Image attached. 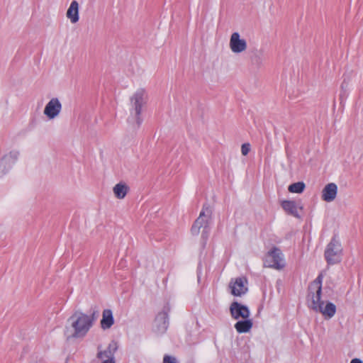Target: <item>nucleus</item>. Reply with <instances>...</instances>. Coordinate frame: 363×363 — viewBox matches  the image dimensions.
I'll list each match as a JSON object with an SVG mask.
<instances>
[{
    "mask_svg": "<svg viewBox=\"0 0 363 363\" xmlns=\"http://www.w3.org/2000/svg\"><path fill=\"white\" fill-rule=\"evenodd\" d=\"M230 48L233 52L240 53L246 50L247 43L245 40L240 38L238 32H235L230 36Z\"/></svg>",
    "mask_w": 363,
    "mask_h": 363,
    "instance_id": "nucleus-12",
    "label": "nucleus"
},
{
    "mask_svg": "<svg viewBox=\"0 0 363 363\" xmlns=\"http://www.w3.org/2000/svg\"><path fill=\"white\" fill-rule=\"evenodd\" d=\"M306 185L303 182H298L290 184L288 187V190L291 193L301 194L305 189Z\"/></svg>",
    "mask_w": 363,
    "mask_h": 363,
    "instance_id": "nucleus-21",
    "label": "nucleus"
},
{
    "mask_svg": "<svg viewBox=\"0 0 363 363\" xmlns=\"http://www.w3.org/2000/svg\"><path fill=\"white\" fill-rule=\"evenodd\" d=\"M337 194V186L335 183H329L323 188L321 198L326 202L335 200Z\"/></svg>",
    "mask_w": 363,
    "mask_h": 363,
    "instance_id": "nucleus-13",
    "label": "nucleus"
},
{
    "mask_svg": "<svg viewBox=\"0 0 363 363\" xmlns=\"http://www.w3.org/2000/svg\"><path fill=\"white\" fill-rule=\"evenodd\" d=\"M103 330H108L114 324V318L111 309H104L102 313V319L100 322Z\"/></svg>",
    "mask_w": 363,
    "mask_h": 363,
    "instance_id": "nucleus-14",
    "label": "nucleus"
},
{
    "mask_svg": "<svg viewBox=\"0 0 363 363\" xmlns=\"http://www.w3.org/2000/svg\"><path fill=\"white\" fill-rule=\"evenodd\" d=\"M323 276L322 274H320L316 279L312 281L309 286V293L308 296L311 297V299L316 298L315 301H318L319 298L321 297L322 294V282H323Z\"/></svg>",
    "mask_w": 363,
    "mask_h": 363,
    "instance_id": "nucleus-11",
    "label": "nucleus"
},
{
    "mask_svg": "<svg viewBox=\"0 0 363 363\" xmlns=\"http://www.w3.org/2000/svg\"><path fill=\"white\" fill-rule=\"evenodd\" d=\"M170 307L168 304L164 306L161 312H159L153 322L152 331L157 335L164 334L169 327V313Z\"/></svg>",
    "mask_w": 363,
    "mask_h": 363,
    "instance_id": "nucleus-5",
    "label": "nucleus"
},
{
    "mask_svg": "<svg viewBox=\"0 0 363 363\" xmlns=\"http://www.w3.org/2000/svg\"><path fill=\"white\" fill-rule=\"evenodd\" d=\"M147 96L145 90L140 89L130 98L131 108L130 109V116L128 118V123L134 129L138 128L142 123L141 117L142 107L146 104Z\"/></svg>",
    "mask_w": 363,
    "mask_h": 363,
    "instance_id": "nucleus-2",
    "label": "nucleus"
},
{
    "mask_svg": "<svg viewBox=\"0 0 363 363\" xmlns=\"http://www.w3.org/2000/svg\"><path fill=\"white\" fill-rule=\"evenodd\" d=\"M67 18H69L72 23H76L79 21V4L76 0H73L66 13Z\"/></svg>",
    "mask_w": 363,
    "mask_h": 363,
    "instance_id": "nucleus-15",
    "label": "nucleus"
},
{
    "mask_svg": "<svg viewBox=\"0 0 363 363\" xmlns=\"http://www.w3.org/2000/svg\"><path fill=\"white\" fill-rule=\"evenodd\" d=\"M281 207L289 215L296 218H299L300 216L297 211V206L295 201L285 200L281 202Z\"/></svg>",
    "mask_w": 363,
    "mask_h": 363,
    "instance_id": "nucleus-16",
    "label": "nucleus"
},
{
    "mask_svg": "<svg viewBox=\"0 0 363 363\" xmlns=\"http://www.w3.org/2000/svg\"><path fill=\"white\" fill-rule=\"evenodd\" d=\"M281 250L278 247H274L265 255L264 266L277 269H282L284 264L281 263Z\"/></svg>",
    "mask_w": 363,
    "mask_h": 363,
    "instance_id": "nucleus-6",
    "label": "nucleus"
},
{
    "mask_svg": "<svg viewBox=\"0 0 363 363\" xmlns=\"http://www.w3.org/2000/svg\"><path fill=\"white\" fill-rule=\"evenodd\" d=\"M350 363H363V361L358 358L352 359Z\"/></svg>",
    "mask_w": 363,
    "mask_h": 363,
    "instance_id": "nucleus-28",
    "label": "nucleus"
},
{
    "mask_svg": "<svg viewBox=\"0 0 363 363\" xmlns=\"http://www.w3.org/2000/svg\"><path fill=\"white\" fill-rule=\"evenodd\" d=\"M13 165L9 162L7 157H3L0 160V176L5 175L11 168Z\"/></svg>",
    "mask_w": 363,
    "mask_h": 363,
    "instance_id": "nucleus-20",
    "label": "nucleus"
},
{
    "mask_svg": "<svg viewBox=\"0 0 363 363\" xmlns=\"http://www.w3.org/2000/svg\"><path fill=\"white\" fill-rule=\"evenodd\" d=\"M252 61L255 62L256 64L257 65H260L262 63V60H261V58L258 56H255L253 59H252Z\"/></svg>",
    "mask_w": 363,
    "mask_h": 363,
    "instance_id": "nucleus-27",
    "label": "nucleus"
},
{
    "mask_svg": "<svg viewBox=\"0 0 363 363\" xmlns=\"http://www.w3.org/2000/svg\"><path fill=\"white\" fill-rule=\"evenodd\" d=\"M316 298L311 299V306H310L315 312H320L326 319H330L334 316L336 313V306L331 302H328L324 306V301L319 298L318 301Z\"/></svg>",
    "mask_w": 363,
    "mask_h": 363,
    "instance_id": "nucleus-7",
    "label": "nucleus"
},
{
    "mask_svg": "<svg viewBox=\"0 0 363 363\" xmlns=\"http://www.w3.org/2000/svg\"><path fill=\"white\" fill-rule=\"evenodd\" d=\"M212 213L213 211L210 205L204 203L199 216L191 226V232L192 235H198L200 233V230L203 228L202 238L204 240L207 239L209 233V223L212 218Z\"/></svg>",
    "mask_w": 363,
    "mask_h": 363,
    "instance_id": "nucleus-3",
    "label": "nucleus"
},
{
    "mask_svg": "<svg viewBox=\"0 0 363 363\" xmlns=\"http://www.w3.org/2000/svg\"><path fill=\"white\" fill-rule=\"evenodd\" d=\"M349 82L344 79L341 84V94L340 95V99L342 100L343 97H347V91L348 89Z\"/></svg>",
    "mask_w": 363,
    "mask_h": 363,
    "instance_id": "nucleus-23",
    "label": "nucleus"
},
{
    "mask_svg": "<svg viewBox=\"0 0 363 363\" xmlns=\"http://www.w3.org/2000/svg\"><path fill=\"white\" fill-rule=\"evenodd\" d=\"M62 109V104L57 98H52L46 104L44 114L50 119H53L59 115Z\"/></svg>",
    "mask_w": 363,
    "mask_h": 363,
    "instance_id": "nucleus-9",
    "label": "nucleus"
},
{
    "mask_svg": "<svg viewBox=\"0 0 363 363\" xmlns=\"http://www.w3.org/2000/svg\"><path fill=\"white\" fill-rule=\"evenodd\" d=\"M128 190V186L123 182L118 183L113 189L115 196L118 199H124Z\"/></svg>",
    "mask_w": 363,
    "mask_h": 363,
    "instance_id": "nucleus-18",
    "label": "nucleus"
},
{
    "mask_svg": "<svg viewBox=\"0 0 363 363\" xmlns=\"http://www.w3.org/2000/svg\"><path fill=\"white\" fill-rule=\"evenodd\" d=\"M252 320L245 318L242 320H239L235 324V328L239 333H247L252 327Z\"/></svg>",
    "mask_w": 363,
    "mask_h": 363,
    "instance_id": "nucleus-17",
    "label": "nucleus"
},
{
    "mask_svg": "<svg viewBox=\"0 0 363 363\" xmlns=\"http://www.w3.org/2000/svg\"><path fill=\"white\" fill-rule=\"evenodd\" d=\"M97 358L104 359L101 363H116L114 356L107 349L99 351Z\"/></svg>",
    "mask_w": 363,
    "mask_h": 363,
    "instance_id": "nucleus-19",
    "label": "nucleus"
},
{
    "mask_svg": "<svg viewBox=\"0 0 363 363\" xmlns=\"http://www.w3.org/2000/svg\"><path fill=\"white\" fill-rule=\"evenodd\" d=\"M118 342L115 340H111L106 349L114 356L115 353L118 350Z\"/></svg>",
    "mask_w": 363,
    "mask_h": 363,
    "instance_id": "nucleus-24",
    "label": "nucleus"
},
{
    "mask_svg": "<svg viewBox=\"0 0 363 363\" xmlns=\"http://www.w3.org/2000/svg\"><path fill=\"white\" fill-rule=\"evenodd\" d=\"M230 311L231 316L236 320L240 318L244 319L248 318L250 315V312L247 306L242 305L237 301H234L231 303Z\"/></svg>",
    "mask_w": 363,
    "mask_h": 363,
    "instance_id": "nucleus-10",
    "label": "nucleus"
},
{
    "mask_svg": "<svg viewBox=\"0 0 363 363\" xmlns=\"http://www.w3.org/2000/svg\"><path fill=\"white\" fill-rule=\"evenodd\" d=\"M163 363H177V360L175 357L169 355H164L163 358Z\"/></svg>",
    "mask_w": 363,
    "mask_h": 363,
    "instance_id": "nucleus-26",
    "label": "nucleus"
},
{
    "mask_svg": "<svg viewBox=\"0 0 363 363\" xmlns=\"http://www.w3.org/2000/svg\"><path fill=\"white\" fill-rule=\"evenodd\" d=\"M250 151V144L247 143H243L241 146V152L243 155H247L249 152Z\"/></svg>",
    "mask_w": 363,
    "mask_h": 363,
    "instance_id": "nucleus-25",
    "label": "nucleus"
},
{
    "mask_svg": "<svg viewBox=\"0 0 363 363\" xmlns=\"http://www.w3.org/2000/svg\"><path fill=\"white\" fill-rule=\"evenodd\" d=\"M99 313L97 310L91 311L89 315H87L81 311H76L69 317L68 321L70 323L73 329L71 337L73 338H82L88 333L93 326L94 322L99 318Z\"/></svg>",
    "mask_w": 363,
    "mask_h": 363,
    "instance_id": "nucleus-1",
    "label": "nucleus"
},
{
    "mask_svg": "<svg viewBox=\"0 0 363 363\" xmlns=\"http://www.w3.org/2000/svg\"><path fill=\"white\" fill-rule=\"evenodd\" d=\"M247 283V281L245 277H238L234 281L231 280L229 284L231 294L235 296H241L246 294L248 290L247 287L245 286Z\"/></svg>",
    "mask_w": 363,
    "mask_h": 363,
    "instance_id": "nucleus-8",
    "label": "nucleus"
},
{
    "mask_svg": "<svg viewBox=\"0 0 363 363\" xmlns=\"http://www.w3.org/2000/svg\"><path fill=\"white\" fill-rule=\"evenodd\" d=\"M19 152L18 151H11L9 155H5L4 157H7L9 162L13 165L18 160Z\"/></svg>",
    "mask_w": 363,
    "mask_h": 363,
    "instance_id": "nucleus-22",
    "label": "nucleus"
},
{
    "mask_svg": "<svg viewBox=\"0 0 363 363\" xmlns=\"http://www.w3.org/2000/svg\"><path fill=\"white\" fill-rule=\"evenodd\" d=\"M325 259L329 265L340 263L342 257V247L336 236H333L324 252Z\"/></svg>",
    "mask_w": 363,
    "mask_h": 363,
    "instance_id": "nucleus-4",
    "label": "nucleus"
}]
</instances>
